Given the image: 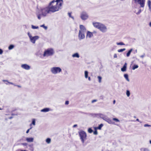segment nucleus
Here are the masks:
<instances>
[{
  "label": "nucleus",
  "instance_id": "nucleus-60",
  "mask_svg": "<svg viewBox=\"0 0 151 151\" xmlns=\"http://www.w3.org/2000/svg\"><path fill=\"white\" fill-rule=\"evenodd\" d=\"M12 115H15V114H12Z\"/></svg>",
  "mask_w": 151,
  "mask_h": 151
},
{
  "label": "nucleus",
  "instance_id": "nucleus-25",
  "mask_svg": "<svg viewBox=\"0 0 151 151\" xmlns=\"http://www.w3.org/2000/svg\"><path fill=\"white\" fill-rule=\"evenodd\" d=\"M51 142V139L50 138H47L46 139V142L48 144H49Z\"/></svg>",
  "mask_w": 151,
  "mask_h": 151
},
{
  "label": "nucleus",
  "instance_id": "nucleus-61",
  "mask_svg": "<svg viewBox=\"0 0 151 151\" xmlns=\"http://www.w3.org/2000/svg\"><path fill=\"white\" fill-rule=\"evenodd\" d=\"M8 83H7V82H6V83H6V84H7H7H8Z\"/></svg>",
  "mask_w": 151,
  "mask_h": 151
},
{
  "label": "nucleus",
  "instance_id": "nucleus-37",
  "mask_svg": "<svg viewBox=\"0 0 151 151\" xmlns=\"http://www.w3.org/2000/svg\"><path fill=\"white\" fill-rule=\"evenodd\" d=\"M68 15L69 17L72 18L73 19H74V18L73 17L71 16V13H68Z\"/></svg>",
  "mask_w": 151,
  "mask_h": 151
},
{
  "label": "nucleus",
  "instance_id": "nucleus-2",
  "mask_svg": "<svg viewBox=\"0 0 151 151\" xmlns=\"http://www.w3.org/2000/svg\"><path fill=\"white\" fill-rule=\"evenodd\" d=\"M61 1L63 2V0H56V1L53 0L50 2L51 5L53 6H55L58 9V11L59 9H61V6L62 4V3L60 2Z\"/></svg>",
  "mask_w": 151,
  "mask_h": 151
},
{
  "label": "nucleus",
  "instance_id": "nucleus-23",
  "mask_svg": "<svg viewBox=\"0 0 151 151\" xmlns=\"http://www.w3.org/2000/svg\"><path fill=\"white\" fill-rule=\"evenodd\" d=\"M98 115L103 120L106 116H104L103 114H99Z\"/></svg>",
  "mask_w": 151,
  "mask_h": 151
},
{
  "label": "nucleus",
  "instance_id": "nucleus-31",
  "mask_svg": "<svg viewBox=\"0 0 151 151\" xmlns=\"http://www.w3.org/2000/svg\"><path fill=\"white\" fill-rule=\"evenodd\" d=\"M116 44L117 45H124L125 44L122 42H117Z\"/></svg>",
  "mask_w": 151,
  "mask_h": 151
},
{
  "label": "nucleus",
  "instance_id": "nucleus-63",
  "mask_svg": "<svg viewBox=\"0 0 151 151\" xmlns=\"http://www.w3.org/2000/svg\"><path fill=\"white\" fill-rule=\"evenodd\" d=\"M2 110V109L1 108H0V110Z\"/></svg>",
  "mask_w": 151,
  "mask_h": 151
},
{
  "label": "nucleus",
  "instance_id": "nucleus-32",
  "mask_svg": "<svg viewBox=\"0 0 151 151\" xmlns=\"http://www.w3.org/2000/svg\"><path fill=\"white\" fill-rule=\"evenodd\" d=\"M32 28L33 29H38L39 28V27L38 26H35L33 25H32Z\"/></svg>",
  "mask_w": 151,
  "mask_h": 151
},
{
  "label": "nucleus",
  "instance_id": "nucleus-3",
  "mask_svg": "<svg viewBox=\"0 0 151 151\" xmlns=\"http://www.w3.org/2000/svg\"><path fill=\"white\" fill-rule=\"evenodd\" d=\"M53 49L52 48L47 49L44 52L43 56L44 57L52 56L54 54Z\"/></svg>",
  "mask_w": 151,
  "mask_h": 151
},
{
  "label": "nucleus",
  "instance_id": "nucleus-58",
  "mask_svg": "<svg viewBox=\"0 0 151 151\" xmlns=\"http://www.w3.org/2000/svg\"><path fill=\"white\" fill-rule=\"evenodd\" d=\"M149 26L151 27V22L149 23Z\"/></svg>",
  "mask_w": 151,
  "mask_h": 151
},
{
  "label": "nucleus",
  "instance_id": "nucleus-52",
  "mask_svg": "<svg viewBox=\"0 0 151 151\" xmlns=\"http://www.w3.org/2000/svg\"><path fill=\"white\" fill-rule=\"evenodd\" d=\"M149 7V9L150 11V12H151V6H148Z\"/></svg>",
  "mask_w": 151,
  "mask_h": 151
},
{
  "label": "nucleus",
  "instance_id": "nucleus-4",
  "mask_svg": "<svg viewBox=\"0 0 151 151\" xmlns=\"http://www.w3.org/2000/svg\"><path fill=\"white\" fill-rule=\"evenodd\" d=\"M50 71L52 74H56L61 72L62 70L59 67H55L51 68Z\"/></svg>",
  "mask_w": 151,
  "mask_h": 151
},
{
  "label": "nucleus",
  "instance_id": "nucleus-15",
  "mask_svg": "<svg viewBox=\"0 0 151 151\" xmlns=\"http://www.w3.org/2000/svg\"><path fill=\"white\" fill-rule=\"evenodd\" d=\"M127 67V63H125L123 65L122 68L121 69V70L122 72H124L126 70V68Z\"/></svg>",
  "mask_w": 151,
  "mask_h": 151
},
{
  "label": "nucleus",
  "instance_id": "nucleus-64",
  "mask_svg": "<svg viewBox=\"0 0 151 151\" xmlns=\"http://www.w3.org/2000/svg\"><path fill=\"white\" fill-rule=\"evenodd\" d=\"M135 51H136V52H137V50H135Z\"/></svg>",
  "mask_w": 151,
  "mask_h": 151
},
{
  "label": "nucleus",
  "instance_id": "nucleus-45",
  "mask_svg": "<svg viewBox=\"0 0 151 151\" xmlns=\"http://www.w3.org/2000/svg\"><path fill=\"white\" fill-rule=\"evenodd\" d=\"M29 37V38L31 37L32 36L31 35V34H30V33L29 32H28L27 33Z\"/></svg>",
  "mask_w": 151,
  "mask_h": 151
},
{
  "label": "nucleus",
  "instance_id": "nucleus-21",
  "mask_svg": "<svg viewBox=\"0 0 151 151\" xmlns=\"http://www.w3.org/2000/svg\"><path fill=\"white\" fill-rule=\"evenodd\" d=\"M124 77L126 79L128 82L129 81V80L128 78V75L127 74H125L124 75Z\"/></svg>",
  "mask_w": 151,
  "mask_h": 151
},
{
  "label": "nucleus",
  "instance_id": "nucleus-16",
  "mask_svg": "<svg viewBox=\"0 0 151 151\" xmlns=\"http://www.w3.org/2000/svg\"><path fill=\"white\" fill-rule=\"evenodd\" d=\"M93 36V34L92 33L89 31H87V32L86 37H88L89 38Z\"/></svg>",
  "mask_w": 151,
  "mask_h": 151
},
{
  "label": "nucleus",
  "instance_id": "nucleus-46",
  "mask_svg": "<svg viewBox=\"0 0 151 151\" xmlns=\"http://www.w3.org/2000/svg\"><path fill=\"white\" fill-rule=\"evenodd\" d=\"M69 101H67L65 102V105H67L69 104Z\"/></svg>",
  "mask_w": 151,
  "mask_h": 151
},
{
  "label": "nucleus",
  "instance_id": "nucleus-5",
  "mask_svg": "<svg viewBox=\"0 0 151 151\" xmlns=\"http://www.w3.org/2000/svg\"><path fill=\"white\" fill-rule=\"evenodd\" d=\"M79 134L82 142L84 143L86 139L87 135L86 133L83 131H81L79 132Z\"/></svg>",
  "mask_w": 151,
  "mask_h": 151
},
{
  "label": "nucleus",
  "instance_id": "nucleus-41",
  "mask_svg": "<svg viewBox=\"0 0 151 151\" xmlns=\"http://www.w3.org/2000/svg\"><path fill=\"white\" fill-rule=\"evenodd\" d=\"M135 13H136V14L137 15H139L141 12V10L140 9H139L138 12H135Z\"/></svg>",
  "mask_w": 151,
  "mask_h": 151
},
{
  "label": "nucleus",
  "instance_id": "nucleus-40",
  "mask_svg": "<svg viewBox=\"0 0 151 151\" xmlns=\"http://www.w3.org/2000/svg\"><path fill=\"white\" fill-rule=\"evenodd\" d=\"M95 129V130L93 132V134L94 135H97L98 134V132L96 130V129Z\"/></svg>",
  "mask_w": 151,
  "mask_h": 151
},
{
  "label": "nucleus",
  "instance_id": "nucleus-39",
  "mask_svg": "<svg viewBox=\"0 0 151 151\" xmlns=\"http://www.w3.org/2000/svg\"><path fill=\"white\" fill-rule=\"evenodd\" d=\"M148 6H151V1L150 0H148L147 1Z\"/></svg>",
  "mask_w": 151,
  "mask_h": 151
},
{
  "label": "nucleus",
  "instance_id": "nucleus-6",
  "mask_svg": "<svg viewBox=\"0 0 151 151\" xmlns=\"http://www.w3.org/2000/svg\"><path fill=\"white\" fill-rule=\"evenodd\" d=\"M80 17L82 20L85 21L88 18L89 16L86 12L83 11L81 13Z\"/></svg>",
  "mask_w": 151,
  "mask_h": 151
},
{
  "label": "nucleus",
  "instance_id": "nucleus-13",
  "mask_svg": "<svg viewBox=\"0 0 151 151\" xmlns=\"http://www.w3.org/2000/svg\"><path fill=\"white\" fill-rule=\"evenodd\" d=\"M104 120L109 124H114V123L110 119L106 116Z\"/></svg>",
  "mask_w": 151,
  "mask_h": 151
},
{
  "label": "nucleus",
  "instance_id": "nucleus-43",
  "mask_svg": "<svg viewBox=\"0 0 151 151\" xmlns=\"http://www.w3.org/2000/svg\"><path fill=\"white\" fill-rule=\"evenodd\" d=\"M144 151H150V150L147 148H145L144 149Z\"/></svg>",
  "mask_w": 151,
  "mask_h": 151
},
{
  "label": "nucleus",
  "instance_id": "nucleus-9",
  "mask_svg": "<svg viewBox=\"0 0 151 151\" xmlns=\"http://www.w3.org/2000/svg\"><path fill=\"white\" fill-rule=\"evenodd\" d=\"M79 32L84 34L85 33L86 29L84 26L82 25H80L79 26Z\"/></svg>",
  "mask_w": 151,
  "mask_h": 151
},
{
  "label": "nucleus",
  "instance_id": "nucleus-29",
  "mask_svg": "<svg viewBox=\"0 0 151 151\" xmlns=\"http://www.w3.org/2000/svg\"><path fill=\"white\" fill-rule=\"evenodd\" d=\"M35 119H33L32 120V123L31 124L30 126H31L32 125V124H33L34 125H35Z\"/></svg>",
  "mask_w": 151,
  "mask_h": 151
},
{
  "label": "nucleus",
  "instance_id": "nucleus-55",
  "mask_svg": "<svg viewBox=\"0 0 151 151\" xmlns=\"http://www.w3.org/2000/svg\"><path fill=\"white\" fill-rule=\"evenodd\" d=\"M88 80L89 81H90L91 80V78L90 77H88Z\"/></svg>",
  "mask_w": 151,
  "mask_h": 151
},
{
  "label": "nucleus",
  "instance_id": "nucleus-14",
  "mask_svg": "<svg viewBox=\"0 0 151 151\" xmlns=\"http://www.w3.org/2000/svg\"><path fill=\"white\" fill-rule=\"evenodd\" d=\"M101 24V23H100L97 22L93 23V26L95 27L98 29Z\"/></svg>",
  "mask_w": 151,
  "mask_h": 151
},
{
  "label": "nucleus",
  "instance_id": "nucleus-53",
  "mask_svg": "<svg viewBox=\"0 0 151 151\" xmlns=\"http://www.w3.org/2000/svg\"><path fill=\"white\" fill-rule=\"evenodd\" d=\"M136 121L139 122L140 123H141L142 122L141 121H139V120L138 119H136Z\"/></svg>",
  "mask_w": 151,
  "mask_h": 151
},
{
  "label": "nucleus",
  "instance_id": "nucleus-10",
  "mask_svg": "<svg viewBox=\"0 0 151 151\" xmlns=\"http://www.w3.org/2000/svg\"><path fill=\"white\" fill-rule=\"evenodd\" d=\"M39 38V37L37 36L32 37V36L29 38L30 41L33 44H35V41Z\"/></svg>",
  "mask_w": 151,
  "mask_h": 151
},
{
  "label": "nucleus",
  "instance_id": "nucleus-27",
  "mask_svg": "<svg viewBox=\"0 0 151 151\" xmlns=\"http://www.w3.org/2000/svg\"><path fill=\"white\" fill-rule=\"evenodd\" d=\"M14 47V46L13 45H10L8 49L9 50H11L12 49H13Z\"/></svg>",
  "mask_w": 151,
  "mask_h": 151
},
{
  "label": "nucleus",
  "instance_id": "nucleus-24",
  "mask_svg": "<svg viewBox=\"0 0 151 151\" xmlns=\"http://www.w3.org/2000/svg\"><path fill=\"white\" fill-rule=\"evenodd\" d=\"M84 75L85 77L86 78H88V72L86 70L84 72Z\"/></svg>",
  "mask_w": 151,
  "mask_h": 151
},
{
  "label": "nucleus",
  "instance_id": "nucleus-19",
  "mask_svg": "<svg viewBox=\"0 0 151 151\" xmlns=\"http://www.w3.org/2000/svg\"><path fill=\"white\" fill-rule=\"evenodd\" d=\"M50 111V109L49 108H45L41 110V112H47Z\"/></svg>",
  "mask_w": 151,
  "mask_h": 151
},
{
  "label": "nucleus",
  "instance_id": "nucleus-1",
  "mask_svg": "<svg viewBox=\"0 0 151 151\" xmlns=\"http://www.w3.org/2000/svg\"><path fill=\"white\" fill-rule=\"evenodd\" d=\"M58 11V9L50 3L47 6L41 8L40 9L41 14H37V16L38 19L40 20L42 17H46L48 14H51Z\"/></svg>",
  "mask_w": 151,
  "mask_h": 151
},
{
  "label": "nucleus",
  "instance_id": "nucleus-22",
  "mask_svg": "<svg viewBox=\"0 0 151 151\" xmlns=\"http://www.w3.org/2000/svg\"><path fill=\"white\" fill-rule=\"evenodd\" d=\"M103 126V124H100L98 127H95V129H101V128Z\"/></svg>",
  "mask_w": 151,
  "mask_h": 151
},
{
  "label": "nucleus",
  "instance_id": "nucleus-35",
  "mask_svg": "<svg viewBox=\"0 0 151 151\" xmlns=\"http://www.w3.org/2000/svg\"><path fill=\"white\" fill-rule=\"evenodd\" d=\"M98 80H99V83H101V79H102L101 77L100 76H98Z\"/></svg>",
  "mask_w": 151,
  "mask_h": 151
},
{
  "label": "nucleus",
  "instance_id": "nucleus-50",
  "mask_svg": "<svg viewBox=\"0 0 151 151\" xmlns=\"http://www.w3.org/2000/svg\"><path fill=\"white\" fill-rule=\"evenodd\" d=\"M145 55L144 54L143 55H141L140 56V57L142 58H143L145 56Z\"/></svg>",
  "mask_w": 151,
  "mask_h": 151
},
{
  "label": "nucleus",
  "instance_id": "nucleus-7",
  "mask_svg": "<svg viewBox=\"0 0 151 151\" xmlns=\"http://www.w3.org/2000/svg\"><path fill=\"white\" fill-rule=\"evenodd\" d=\"M134 3L140 5V7L143 8L145 6V0H133Z\"/></svg>",
  "mask_w": 151,
  "mask_h": 151
},
{
  "label": "nucleus",
  "instance_id": "nucleus-36",
  "mask_svg": "<svg viewBox=\"0 0 151 151\" xmlns=\"http://www.w3.org/2000/svg\"><path fill=\"white\" fill-rule=\"evenodd\" d=\"M88 132L89 133H91L93 132V130L91 128H89L88 129Z\"/></svg>",
  "mask_w": 151,
  "mask_h": 151
},
{
  "label": "nucleus",
  "instance_id": "nucleus-62",
  "mask_svg": "<svg viewBox=\"0 0 151 151\" xmlns=\"http://www.w3.org/2000/svg\"><path fill=\"white\" fill-rule=\"evenodd\" d=\"M150 143L151 144V140L150 141Z\"/></svg>",
  "mask_w": 151,
  "mask_h": 151
},
{
  "label": "nucleus",
  "instance_id": "nucleus-57",
  "mask_svg": "<svg viewBox=\"0 0 151 151\" xmlns=\"http://www.w3.org/2000/svg\"><path fill=\"white\" fill-rule=\"evenodd\" d=\"M113 103L114 104L115 103V100H114L113 101Z\"/></svg>",
  "mask_w": 151,
  "mask_h": 151
},
{
  "label": "nucleus",
  "instance_id": "nucleus-47",
  "mask_svg": "<svg viewBox=\"0 0 151 151\" xmlns=\"http://www.w3.org/2000/svg\"><path fill=\"white\" fill-rule=\"evenodd\" d=\"M97 101V100L96 99L93 100L91 102L92 103H93L95 102H96Z\"/></svg>",
  "mask_w": 151,
  "mask_h": 151
},
{
  "label": "nucleus",
  "instance_id": "nucleus-18",
  "mask_svg": "<svg viewBox=\"0 0 151 151\" xmlns=\"http://www.w3.org/2000/svg\"><path fill=\"white\" fill-rule=\"evenodd\" d=\"M72 57L73 58H79L80 57V56L79 54L77 52L72 55Z\"/></svg>",
  "mask_w": 151,
  "mask_h": 151
},
{
  "label": "nucleus",
  "instance_id": "nucleus-28",
  "mask_svg": "<svg viewBox=\"0 0 151 151\" xmlns=\"http://www.w3.org/2000/svg\"><path fill=\"white\" fill-rule=\"evenodd\" d=\"M41 27L43 28L45 30H47V27L45 26L44 24H42L40 26Z\"/></svg>",
  "mask_w": 151,
  "mask_h": 151
},
{
  "label": "nucleus",
  "instance_id": "nucleus-26",
  "mask_svg": "<svg viewBox=\"0 0 151 151\" xmlns=\"http://www.w3.org/2000/svg\"><path fill=\"white\" fill-rule=\"evenodd\" d=\"M138 65H134L133 66L132 69L133 70H134L136 69H137L138 68Z\"/></svg>",
  "mask_w": 151,
  "mask_h": 151
},
{
  "label": "nucleus",
  "instance_id": "nucleus-11",
  "mask_svg": "<svg viewBox=\"0 0 151 151\" xmlns=\"http://www.w3.org/2000/svg\"><path fill=\"white\" fill-rule=\"evenodd\" d=\"M85 34L83 33L79 32L78 35V39L80 40H81L82 39H83L85 37Z\"/></svg>",
  "mask_w": 151,
  "mask_h": 151
},
{
  "label": "nucleus",
  "instance_id": "nucleus-34",
  "mask_svg": "<svg viewBox=\"0 0 151 151\" xmlns=\"http://www.w3.org/2000/svg\"><path fill=\"white\" fill-rule=\"evenodd\" d=\"M3 82H7L8 83H10V84H12V85H14V84L13 83H12V82H9L8 80H3Z\"/></svg>",
  "mask_w": 151,
  "mask_h": 151
},
{
  "label": "nucleus",
  "instance_id": "nucleus-30",
  "mask_svg": "<svg viewBox=\"0 0 151 151\" xmlns=\"http://www.w3.org/2000/svg\"><path fill=\"white\" fill-rule=\"evenodd\" d=\"M126 50L125 48H123V49H119L118 50V52H122L124 51H125Z\"/></svg>",
  "mask_w": 151,
  "mask_h": 151
},
{
  "label": "nucleus",
  "instance_id": "nucleus-20",
  "mask_svg": "<svg viewBox=\"0 0 151 151\" xmlns=\"http://www.w3.org/2000/svg\"><path fill=\"white\" fill-rule=\"evenodd\" d=\"M132 50L133 49L132 48L131 49L129 50L126 54V56L127 57H129L130 56L131 53L132 51Z\"/></svg>",
  "mask_w": 151,
  "mask_h": 151
},
{
  "label": "nucleus",
  "instance_id": "nucleus-54",
  "mask_svg": "<svg viewBox=\"0 0 151 151\" xmlns=\"http://www.w3.org/2000/svg\"><path fill=\"white\" fill-rule=\"evenodd\" d=\"M77 124H75L73 126V127L74 128L76 127L77 126Z\"/></svg>",
  "mask_w": 151,
  "mask_h": 151
},
{
  "label": "nucleus",
  "instance_id": "nucleus-33",
  "mask_svg": "<svg viewBox=\"0 0 151 151\" xmlns=\"http://www.w3.org/2000/svg\"><path fill=\"white\" fill-rule=\"evenodd\" d=\"M126 95L128 97H129L130 95V92L129 91L127 90L126 91Z\"/></svg>",
  "mask_w": 151,
  "mask_h": 151
},
{
  "label": "nucleus",
  "instance_id": "nucleus-42",
  "mask_svg": "<svg viewBox=\"0 0 151 151\" xmlns=\"http://www.w3.org/2000/svg\"><path fill=\"white\" fill-rule=\"evenodd\" d=\"M144 126L145 127H151V125H150L148 124H145L144 125Z\"/></svg>",
  "mask_w": 151,
  "mask_h": 151
},
{
  "label": "nucleus",
  "instance_id": "nucleus-48",
  "mask_svg": "<svg viewBox=\"0 0 151 151\" xmlns=\"http://www.w3.org/2000/svg\"><path fill=\"white\" fill-rule=\"evenodd\" d=\"M22 145L24 146H27V143H22Z\"/></svg>",
  "mask_w": 151,
  "mask_h": 151
},
{
  "label": "nucleus",
  "instance_id": "nucleus-56",
  "mask_svg": "<svg viewBox=\"0 0 151 151\" xmlns=\"http://www.w3.org/2000/svg\"><path fill=\"white\" fill-rule=\"evenodd\" d=\"M14 86H17V87H19V88H20V87H21V86H19V85H14Z\"/></svg>",
  "mask_w": 151,
  "mask_h": 151
},
{
  "label": "nucleus",
  "instance_id": "nucleus-49",
  "mask_svg": "<svg viewBox=\"0 0 151 151\" xmlns=\"http://www.w3.org/2000/svg\"><path fill=\"white\" fill-rule=\"evenodd\" d=\"M3 51L2 49L0 48V55L2 54Z\"/></svg>",
  "mask_w": 151,
  "mask_h": 151
},
{
  "label": "nucleus",
  "instance_id": "nucleus-44",
  "mask_svg": "<svg viewBox=\"0 0 151 151\" xmlns=\"http://www.w3.org/2000/svg\"><path fill=\"white\" fill-rule=\"evenodd\" d=\"M32 128V127H31L29 129H28L26 132V133H28L29 132V130L31 129Z\"/></svg>",
  "mask_w": 151,
  "mask_h": 151
},
{
  "label": "nucleus",
  "instance_id": "nucleus-59",
  "mask_svg": "<svg viewBox=\"0 0 151 151\" xmlns=\"http://www.w3.org/2000/svg\"><path fill=\"white\" fill-rule=\"evenodd\" d=\"M13 118V117L12 116H11V117H10L9 118V119H12V118Z\"/></svg>",
  "mask_w": 151,
  "mask_h": 151
},
{
  "label": "nucleus",
  "instance_id": "nucleus-51",
  "mask_svg": "<svg viewBox=\"0 0 151 151\" xmlns=\"http://www.w3.org/2000/svg\"><path fill=\"white\" fill-rule=\"evenodd\" d=\"M117 57V55L116 54H114V58H116Z\"/></svg>",
  "mask_w": 151,
  "mask_h": 151
},
{
  "label": "nucleus",
  "instance_id": "nucleus-38",
  "mask_svg": "<svg viewBox=\"0 0 151 151\" xmlns=\"http://www.w3.org/2000/svg\"><path fill=\"white\" fill-rule=\"evenodd\" d=\"M113 120L116 122H119V120L118 119L116 118H113Z\"/></svg>",
  "mask_w": 151,
  "mask_h": 151
},
{
  "label": "nucleus",
  "instance_id": "nucleus-17",
  "mask_svg": "<svg viewBox=\"0 0 151 151\" xmlns=\"http://www.w3.org/2000/svg\"><path fill=\"white\" fill-rule=\"evenodd\" d=\"M34 139L33 138H28L27 137L26 138V140L28 142H32L33 141Z\"/></svg>",
  "mask_w": 151,
  "mask_h": 151
},
{
  "label": "nucleus",
  "instance_id": "nucleus-12",
  "mask_svg": "<svg viewBox=\"0 0 151 151\" xmlns=\"http://www.w3.org/2000/svg\"><path fill=\"white\" fill-rule=\"evenodd\" d=\"M21 67L23 69L26 70H29L30 68V66L27 64H22Z\"/></svg>",
  "mask_w": 151,
  "mask_h": 151
},
{
  "label": "nucleus",
  "instance_id": "nucleus-8",
  "mask_svg": "<svg viewBox=\"0 0 151 151\" xmlns=\"http://www.w3.org/2000/svg\"><path fill=\"white\" fill-rule=\"evenodd\" d=\"M99 29L103 33L106 32L107 31L106 27L104 24H101Z\"/></svg>",
  "mask_w": 151,
  "mask_h": 151
}]
</instances>
